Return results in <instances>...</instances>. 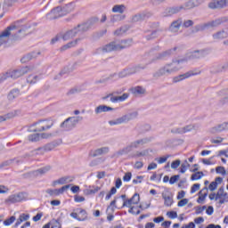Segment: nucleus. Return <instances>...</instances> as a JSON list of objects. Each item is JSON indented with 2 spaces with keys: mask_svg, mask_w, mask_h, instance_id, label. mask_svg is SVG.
<instances>
[{
  "mask_svg": "<svg viewBox=\"0 0 228 228\" xmlns=\"http://www.w3.org/2000/svg\"><path fill=\"white\" fill-rule=\"evenodd\" d=\"M77 35H78L77 28H76V27H75L73 29L68 30L64 34H62L61 38H62V40L67 42V40H70V39L74 38V37H76Z\"/></svg>",
  "mask_w": 228,
  "mask_h": 228,
  "instance_id": "nucleus-21",
  "label": "nucleus"
},
{
  "mask_svg": "<svg viewBox=\"0 0 228 228\" xmlns=\"http://www.w3.org/2000/svg\"><path fill=\"white\" fill-rule=\"evenodd\" d=\"M183 28H191L193 26V20H185L183 21Z\"/></svg>",
  "mask_w": 228,
  "mask_h": 228,
  "instance_id": "nucleus-58",
  "label": "nucleus"
},
{
  "mask_svg": "<svg viewBox=\"0 0 228 228\" xmlns=\"http://www.w3.org/2000/svg\"><path fill=\"white\" fill-rule=\"evenodd\" d=\"M171 133H173V134H184V130L183 127L173 128Z\"/></svg>",
  "mask_w": 228,
  "mask_h": 228,
  "instance_id": "nucleus-56",
  "label": "nucleus"
},
{
  "mask_svg": "<svg viewBox=\"0 0 228 228\" xmlns=\"http://www.w3.org/2000/svg\"><path fill=\"white\" fill-rule=\"evenodd\" d=\"M22 176L24 179H33V178L37 177L35 175V171L25 173L22 175Z\"/></svg>",
  "mask_w": 228,
  "mask_h": 228,
  "instance_id": "nucleus-55",
  "label": "nucleus"
},
{
  "mask_svg": "<svg viewBox=\"0 0 228 228\" xmlns=\"http://www.w3.org/2000/svg\"><path fill=\"white\" fill-rule=\"evenodd\" d=\"M69 188H70V184L68 185H64L62 186L61 189H48L46 191V193H48V195L53 196H58V195H61L62 193L65 192L66 190H69Z\"/></svg>",
  "mask_w": 228,
  "mask_h": 228,
  "instance_id": "nucleus-17",
  "label": "nucleus"
},
{
  "mask_svg": "<svg viewBox=\"0 0 228 228\" xmlns=\"http://www.w3.org/2000/svg\"><path fill=\"white\" fill-rule=\"evenodd\" d=\"M131 177H133V174H131V172L126 173L123 176V181L125 183H129V181H131Z\"/></svg>",
  "mask_w": 228,
  "mask_h": 228,
  "instance_id": "nucleus-61",
  "label": "nucleus"
},
{
  "mask_svg": "<svg viewBox=\"0 0 228 228\" xmlns=\"http://www.w3.org/2000/svg\"><path fill=\"white\" fill-rule=\"evenodd\" d=\"M216 174H222V175H225L226 174L225 167L220 166L216 168Z\"/></svg>",
  "mask_w": 228,
  "mask_h": 228,
  "instance_id": "nucleus-64",
  "label": "nucleus"
},
{
  "mask_svg": "<svg viewBox=\"0 0 228 228\" xmlns=\"http://www.w3.org/2000/svg\"><path fill=\"white\" fill-rule=\"evenodd\" d=\"M115 109L108 105H99L94 109L95 115H101V113H108V111H114Z\"/></svg>",
  "mask_w": 228,
  "mask_h": 228,
  "instance_id": "nucleus-24",
  "label": "nucleus"
},
{
  "mask_svg": "<svg viewBox=\"0 0 228 228\" xmlns=\"http://www.w3.org/2000/svg\"><path fill=\"white\" fill-rule=\"evenodd\" d=\"M53 126H54V120L52 118L39 119L33 123L28 131L29 133H44L45 131H49Z\"/></svg>",
  "mask_w": 228,
  "mask_h": 228,
  "instance_id": "nucleus-3",
  "label": "nucleus"
},
{
  "mask_svg": "<svg viewBox=\"0 0 228 228\" xmlns=\"http://www.w3.org/2000/svg\"><path fill=\"white\" fill-rule=\"evenodd\" d=\"M208 8L211 10L225 8V0H212L208 4Z\"/></svg>",
  "mask_w": 228,
  "mask_h": 228,
  "instance_id": "nucleus-18",
  "label": "nucleus"
},
{
  "mask_svg": "<svg viewBox=\"0 0 228 228\" xmlns=\"http://www.w3.org/2000/svg\"><path fill=\"white\" fill-rule=\"evenodd\" d=\"M197 74H200V72H194L193 70L187 71L184 74L178 75L173 78V83H179L181 81H184V79H188L191 77V76H197Z\"/></svg>",
  "mask_w": 228,
  "mask_h": 228,
  "instance_id": "nucleus-13",
  "label": "nucleus"
},
{
  "mask_svg": "<svg viewBox=\"0 0 228 228\" xmlns=\"http://www.w3.org/2000/svg\"><path fill=\"white\" fill-rule=\"evenodd\" d=\"M35 153L33 152V151H31L28 153H25L22 156L17 157L15 158L16 159V164L20 165V163H24V159H28L29 158H34Z\"/></svg>",
  "mask_w": 228,
  "mask_h": 228,
  "instance_id": "nucleus-31",
  "label": "nucleus"
},
{
  "mask_svg": "<svg viewBox=\"0 0 228 228\" xmlns=\"http://www.w3.org/2000/svg\"><path fill=\"white\" fill-rule=\"evenodd\" d=\"M96 22H99V18H92L85 23L78 24L77 27H75V28L77 30V34L81 35L92 29V26H94V24Z\"/></svg>",
  "mask_w": 228,
  "mask_h": 228,
  "instance_id": "nucleus-10",
  "label": "nucleus"
},
{
  "mask_svg": "<svg viewBox=\"0 0 228 228\" xmlns=\"http://www.w3.org/2000/svg\"><path fill=\"white\" fill-rule=\"evenodd\" d=\"M130 200H132V204H138L140 202V194L134 193Z\"/></svg>",
  "mask_w": 228,
  "mask_h": 228,
  "instance_id": "nucleus-57",
  "label": "nucleus"
},
{
  "mask_svg": "<svg viewBox=\"0 0 228 228\" xmlns=\"http://www.w3.org/2000/svg\"><path fill=\"white\" fill-rule=\"evenodd\" d=\"M15 28V25L9 26L6 28V29L0 33V46L3 45V44H6V42H8V37L10 35H12V31H13Z\"/></svg>",
  "mask_w": 228,
  "mask_h": 228,
  "instance_id": "nucleus-12",
  "label": "nucleus"
},
{
  "mask_svg": "<svg viewBox=\"0 0 228 228\" xmlns=\"http://www.w3.org/2000/svg\"><path fill=\"white\" fill-rule=\"evenodd\" d=\"M24 31V28H21L20 30H18V32L14 35H12V39L13 40H19L22 36H20V33H22Z\"/></svg>",
  "mask_w": 228,
  "mask_h": 228,
  "instance_id": "nucleus-63",
  "label": "nucleus"
},
{
  "mask_svg": "<svg viewBox=\"0 0 228 228\" xmlns=\"http://www.w3.org/2000/svg\"><path fill=\"white\" fill-rule=\"evenodd\" d=\"M225 70H228L227 62L224 64H219L213 66L210 69L211 74H218L220 72H225Z\"/></svg>",
  "mask_w": 228,
  "mask_h": 228,
  "instance_id": "nucleus-23",
  "label": "nucleus"
},
{
  "mask_svg": "<svg viewBox=\"0 0 228 228\" xmlns=\"http://www.w3.org/2000/svg\"><path fill=\"white\" fill-rule=\"evenodd\" d=\"M133 45V39H124L120 42L112 41L102 47H99L94 52V54H101V53H111L113 51H122V49H127Z\"/></svg>",
  "mask_w": 228,
  "mask_h": 228,
  "instance_id": "nucleus-2",
  "label": "nucleus"
},
{
  "mask_svg": "<svg viewBox=\"0 0 228 228\" xmlns=\"http://www.w3.org/2000/svg\"><path fill=\"white\" fill-rule=\"evenodd\" d=\"M179 177H181V175H175L171 176L169 179V183L175 184V183H177V181H179Z\"/></svg>",
  "mask_w": 228,
  "mask_h": 228,
  "instance_id": "nucleus-59",
  "label": "nucleus"
},
{
  "mask_svg": "<svg viewBox=\"0 0 228 228\" xmlns=\"http://www.w3.org/2000/svg\"><path fill=\"white\" fill-rule=\"evenodd\" d=\"M204 173L202 171L196 172L191 175V181H199V179H202Z\"/></svg>",
  "mask_w": 228,
  "mask_h": 228,
  "instance_id": "nucleus-46",
  "label": "nucleus"
},
{
  "mask_svg": "<svg viewBox=\"0 0 228 228\" xmlns=\"http://www.w3.org/2000/svg\"><path fill=\"white\" fill-rule=\"evenodd\" d=\"M160 31H163L162 29L156 28L155 30H152L150 34L146 35L144 38L146 40H154L155 38H158L159 37Z\"/></svg>",
  "mask_w": 228,
  "mask_h": 228,
  "instance_id": "nucleus-32",
  "label": "nucleus"
},
{
  "mask_svg": "<svg viewBox=\"0 0 228 228\" xmlns=\"http://www.w3.org/2000/svg\"><path fill=\"white\" fill-rule=\"evenodd\" d=\"M129 94L125 93L121 96H111L110 97V102H118V101L123 102L126 101V99H128Z\"/></svg>",
  "mask_w": 228,
  "mask_h": 228,
  "instance_id": "nucleus-35",
  "label": "nucleus"
},
{
  "mask_svg": "<svg viewBox=\"0 0 228 228\" xmlns=\"http://www.w3.org/2000/svg\"><path fill=\"white\" fill-rule=\"evenodd\" d=\"M146 19H149V12H139L132 16L131 22H142V20Z\"/></svg>",
  "mask_w": 228,
  "mask_h": 228,
  "instance_id": "nucleus-25",
  "label": "nucleus"
},
{
  "mask_svg": "<svg viewBox=\"0 0 228 228\" xmlns=\"http://www.w3.org/2000/svg\"><path fill=\"white\" fill-rule=\"evenodd\" d=\"M77 213L80 215V218H78V222H85L86 218H88V214L86 213V210L83 208H77L76 209Z\"/></svg>",
  "mask_w": 228,
  "mask_h": 228,
  "instance_id": "nucleus-39",
  "label": "nucleus"
},
{
  "mask_svg": "<svg viewBox=\"0 0 228 228\" xmlns=\"http://www.w3.org/2000/svg\"><path fill=\"white\" fill-rule=\"evenodd\" d=\"M227 129H228V122H224L210 128L209 132L212 134H216V133H222V131H227Z\"/></svg>",
  "mask_w": 228,
  "mask_h": 228,
  "instance_id": "nucleus-20",
  "label": "nucleus"
},
{
  "mask_svg": "<svg viewBox=\"0 0 228 228\" xmlns=\"http://www.w3.org/2000/svg\"><path fill=\"white\" fill-rule=\"evenodd\" d=\"M28 72H29V67L28 66L18 69L7 71L0 77V84L4 83V81H6V79H9V77H11L12 79H18V77L25 76V74H28Z\"/></svg>",
  "mask_w": 228,
  "mask_h": 228,
  "instance_id": "nucleus-5",
  "label": "nucleus"
},
{
  "mask_svg": "<svg viewBox=\"0 0 228 228\" xmlns=\"http://www.w3.org/2000/svg\"><path fill=\"white\" fill-rule=\"evenodd\" d=\"M177 53H179V47L175 46L174 48L158 53L156 57L150 61L148 63H146V65H151V63H154L156 60H167V58H170V56H174L175 54H177Z\"/></svg>",
  "mask_w": 228,
  "mask_h": 228,
  "instance_id": "nucleus-8",
  "label": "nucleus"
},
{
  "mask_svg": "<svg viewBox=\"0 0 228 228\" xmlns=\"http://www.w3.org/2000/svg\"><path fill=\"white\" fill-rule=\"evenodd\" d=\"M63 16H65L63 9L61 6H57L46 14V19H48V20H54V19H60V17Z\"/></svg>",
  "mask_w": 228,
  "mask_h": 228,
  "instance_id": "nucleus-11",
  "label": "nucleus"
},
{
  "mask_svg": "<svg viewBox=\"0 0 228 228\" xmlns=\"http://www.w3.org/2000/svg\"><path fill=\"white\" fill-rule=\"evenodd\" d=\"M199 1L198 0H189L186 2L183 7V10H191V8H195L196 6H199Z\"/></svg>",
  "mask_w": 228,
  "mask_h": 228,
  "instance_id": "nucleus-33",
  "label": "nucleus"
},
{
  "mask_svg": "<svg viewBox=\"0 0 228 228\" xmlns=\"http://www.w3.org/2000/svg\"><path fill=\"white\" fill-rule=\"evenodd\" d=\"M214 40H224L228 38V34L225 29L219 30L212 35Z\"/></svg>",
  "mask_w": 228,
  "mask_h": 228,
  "instance_id": "nucleus-29",
  "label": "nucleus"
},
{
  "mask_svg": "<svg viewBox=\"0 0 228 228\" xmlns=\"http://www.w3.org/2000/svg\"><path fill=\"white\" fill-rule=\"evenodd\" d=\"M33 152H34V156H44V153L47 152V151L45 150V146H43L36 150H33Z\"/></svg>",
  "mask_w": 228,
  "mask_h": 228,
  "instance_id": "nucleus-44",
  "label": "nucleus"
},
{
  "mask_svg": "<svg viewBox=\"0 0 228 228\" xmlns=\"http://www.w3.org/2000/svg\"><path fill=\"white\" fill-rule=\"evenodd\" d=\"M147 69V64H138L135 66H132L130 68H126L120 71L118 74V77H127V76H132V74H136L137 72H140L141 70H145Z\"/></svg>",
  "mask_w": 228,
  "mask_h": 228,
  "instance_id": "nucleus-7",
  "label": "nucleus"
},
{
  "mask_svg": "<svg viewBox=\"0 0 228 228\" xmlns=\"http://www.w3.org/2000/svg\"><path fill=\"white\" fill-rule=\"evenodd\" d=\"M15 220H16L15 216H12L10 218L4 221V225L5 226L12 225V224H13Z\"/></svg>",
  "mask_w": 228,
  "mask_h": 228,
  "instance_id": "nucleus-53",
  "label": "nucleus"
},
{
  "mask_svg": "<svg viewBox=\"0 0 228 228\" xmlns=\"http://www.w3.org/2000/svg\"><path fill=\"white\" fill-rule=\"evenodd\" d=\"M152 142V137H144L142 139H138L132 142V145L134 149H138L142 145H147V143H151Z\"/></svg>",
  "mask_w": 228,
  "mask_h": 228,
  "instance_id": "nucleus-16",
  "label": "nucleus"
},
{
  "mask_svg": "<svg viewBox=\"0 0 228 228\" xmlns=\"http://www.w3.org/2000/svg\"><path fill=\"white\" fill-rule=\"evenodd\" d=\"M108 152H110V147L105 146L96 150H92L89 152V156L91 158H97V156H102V154H108Z\"/></svg>",
  "mask_w": 228,
  "mask_h": 228,
  "instance_id": "nucleus-15",
  "label": "nucleus"
},
{
  "mask_svg": "<svg viewBox=\"0 0 228 228\" xmlns=\"http://www.w3.org/2000/svg\"><path fill=\"white\" fill-rule=\"evenodd\" d=\"M172 15H174V12L171 7L166 8L165 11L162 12L163 17H172Z\"/></svg>",
  "mask_w": 228,
  "mask_h": 228,
  "instance_id": "nucleus-49",
  "label": "nucleus"
},
{
  "mask_svg": "<svg viewBox=\"0 0 228 228\" xmlns=\"http://www.w3.org/2000/svg\"><path fill=\"white\" fill-rule=\"evenodd\" d=\"M129 91L134 95H145V94H147V89H145V87H143L142 86H134V87H131L129 89Z\"/></svg>",
  "mask_w": 228,
  "mask_h": 228,
  "instance_id": "nucleus-26",
  "label": "nucleus"
},
{
  "mask_svg": "<svg viewBox=\"0 0 228 228\" xmlns=\"http://www.w3.org/2000/svg\"><path fill=\"white\" fill-rule=\"evenodd\" d=\"M20 95V90L19 89H12L11 92L8 94V100L9 101H13L14 99H17Z\"/></svg>",
  "mask_w": 228,
  "mask_h": 228,
  "instance_id": "nucleus-37",
  "label": "nucleus"
},
{
  "mask_svg": "<svg viewBox=\"0 0 228 228\" xmlns=\"http://www.w3.org/2000/svg\"><path fill=\"white\" fill-rule=\"evenodd\" d=\"M29 142H40V134H32L28 135Z\"/></svg>",
  "mask_w": 228,
  "mask_h": 228,
  "instance_id": "nucleus-48",
  "label": "nucleus"
},
{
  "mask_svg": "<svg viewBox=\"0 0 228 228\" xmlns=\"http://www.w3.org/2000/svg\"><path fill=\"white\" fill-rule=\"evenodd\" d=\"M24 200V193L19 192L17 194H12L9 196L6 202H11V204H16V202H22Z\"/></svg>",
  "mask_w": 228,
  "mask_h": 228,
  "instance_id": "nucleus-19",
  "label": "nucleus"
},
{
  "mask_svg": "<svg viewBox=\"0 0 228 228\" xmlns=\"http://www.w3.org/2000/svg\"><path fill=\"white\" fill-rule=\"evenodd\" d=\"M79 42H81V38H77L75 39L74 41H70L69 42L68 44L62 45L61 48H60V52L61 53H63V51H67V49H70L71 47H76V45L77 44H79Z\"/></svg>",
  "mask_w": 228,
  "mask_h": 228,
  "instance_id": "nucleus-28",
  "label": "nucleus"
},
{
  "mask_svg": "<svg viewBox=\"0 0 228 228\" xmlns=\"http://www.w3.org/2000/svg\"><path fill=\"white\" fill-rule=\"evenodd\" d=\"M171 10L173 12V15H175L176 13H179L182 10H184V7L183 5H176L172 6Z\"/></svg>",
  "mask_w": 228,
  "mask_h": 228,
  "instance_id": "nucleus-50",
  "label": "nucleus"
},
{
  "mask_svg": "<svg viewBox=\"0 0 228 228\" xmlns=\"http://www.w3.org/2000/svg\"><path fill=\"white\" fill-rule=\"evenodd\" d=\"M181 26H183V18H178L171 22L168 31L171 33H178L179 29H181Z\"/></svg>",
  "mask_w": 228,
  "mask_h": 228,
  "instance_id": "nucleus-14",
  "label": "nucleus"
},
{
  "mask_svg": "<svg viewBox=\"0 0 228 228\" xmlns=\"http://www.w3.org/2000/svg\"><path fill=\"white\" fill-rule=\"evenodd\" d=\"M196 127H197L196 125H187V126H183V134L185 133H190V131H193V130L197 129Z\"/></svg>",
  "mask_w": 228,
  "mask_h": 228,
  "instance_id": "nucleus-51",
  "label": "nucleus"
},
{
  "mask_svg": "<svg viewBox=\"0 0 228 228\" xmlns=\"http://www.w3.org/2000/svg\"><path fill=\"white\" fill-rule=\"evenodd\" d=\"M40 54H41L40 52H37V53L32 52V53H27L20 59V62L28 63V61H31V60H33V58H37Z\"/></svg>",
  "mask_w": 228,
  "mask_h": 228,
  "instance_id": "nucleus-27",
  "label": "nucleus"
},
{
  "mask_svg": "<svg viewBox=\"0 0 228 228\" xmlns=\"http://www.w3.org/2000/svg\"><path fill=\"white\" fill-rule=\"evenodd\" d=\"M49 170H51V166H46L45 167H41L39 169L34 170V174H35L36 177H38V175H44L47 174V172H49Z\"/></svg>",
  "mask_w": 228,
  "mask_h": 228,
  "instance_id": "nucleus-34",
  "label": "nucleus"
},
{
  "mask_svg": "<svg viewBox=\"0 0 228 228\" xmlns=\"http://www.w3.org/2000/svg\"><path fill=\"white\" fill-rule=\"evenodd\" d=\"M14 161L16 162V159L5 160L0 164V168H4V167H10V165H13Z\"/></svg>",
  "mask_w": 228,
  "mask_h": 228,
  "instance_id": "nucleus-47",
  "label": "nucleus"
},
{
  "mask_svg": "<svg viewBox=\"0 0 228 228\" xmlns=\"http://www.w3.org/2000/svg\"><path fill=\"white\" fill-rule=\"evenodd\" d=\"M162 199L164 200V206H167V208H170V206L174 204V200L172 199V196L162 193Z\"/></svg>",
  "mask_w": 228,
  "mask_h": 228,
  "instance_id": "nucleus-38",
  "label": "nucleus"
},
{
  "mask_svg": "<svg viewBox=\"0 0 228 228\" xmlns=\"http://www.w3.org/2000/svg\"><path fill=\"white\" fill-rule=\"evenodd\" d=\"M60 145V141H53L45 145V149L46 152H50V151H53V149H56Z\"/></svg>",
  "mask_w": 228,
  "mask_h": 228,
  "instance_id": "nucleus-36",
  "label": "nucleus"
},
{
  "mask_svg": "<svg viewBox=\"0 0 228 228\" xmlns=\"http://www.w3.org/2000/svg\"><path fill=\"white\" fill-rule=\"evenodd\" d=\"M56 183H58V184H67V183H72V180H69V176H66L56 180Z\"/></svg>",
  "mask_w": 228,
  "mask_h": 228,
  "instance_id": "nucleus-52",
  "label": "nucleus"
},
{
  "mask_svg": "<svg viewBox=\"0 0 228 228\" xmlns=\"http://www.w3.org/2000/svg\"><path fill=\"white\" fill-rule=\"evenodd\" d=\"M81 120H83V117L81 116L69 117L61 124V127L63 131H72Z\"/></svg>",
  "mask_w": 228,
  "mask_h": 228,
  "instance_id": "nucleus-6",
  "label": "nucleus"
},
{
  "mask_svg": "<svg viewBox=\"0 0 228 228\" xmlns=\"http://www.w3.org/2000/svg\"><path fill=\"white\" fill-rule=\"evenodd\" d=\"M149 152H152V150L145 149L142 151H136L135 152L130 155V158H134L135 159H137L138 158H145L149 156Z\"/></svg>",
  "mask_w": 228,
  "mask_h": 228,
  "instance_id": "nucleus-22",
  "label": "nucleus"
},
{
  "mask_svg": "<svg viewBox=\"0 0 228 228\" xmlns=\"http://www.w3.org/2000/svg\"><path fill=\"white\" fill-rule=\"evenodd\" d=\"M133 149H134V146H133V142H131L127 146H126L123 149L118 151L116 152V156L119 157V156H124V154H129V152H131L133 151Z\"/></svg>",
  "mask_w": 228,
  "mask_h": 228,
  "instance_id": "nucleus-30",
  "label": "nucleus"
},
{
  "mask_svg": "<svg viewBox=\"0 0 228 228\" xmlns=\"http://www.w3.org/2000/svg\"><path fill=\"white\" fill-rule=\"evenodd\" d=\"M224 22H228L227 17H223L216 19L212 21H208L207 23H201L194 26V28L191 30V35H195V33H199V31H206V29H212V28H218Z\"/></svg>",
  "mask_w": 228,
  "mask_h": 228,
  "instance_id": "nucleus-4",
  "label": "nucleus"
},
{
  "mask_svg": "<svg viewBox=\"0 0 228 228\" xmlns=\"http://www.w3.org/2000/svg\"><path fill=\"white\" fill-rule=\"evenodd\" d=\"M15 117V113L9 112L4 116H0V123L1 122H6V120H10V118H13Z\"/></svg>",
  "mask_w": 228,
  "mask_h": 228,
  "instance_id": "nucleus-45",
  "label": "nucleus"
},
{
  "mask_svg": "<svg viewBox=\"0 0 228 228\" xmlns=\"http://www.w3.org/2000/svg\"><path fill=\"white\" fill-rule=\"evenodd\" d=\"M74 8H76V4L74 3H69L62 8V12L64 15H67V13L73 12Z\"/></svg>",
  "mask_w": 228,
  "mask_h": 228,
  "instance_id": "nucleus-40",
  "label": "nucleus"
},
{
  "mask_svg": "<svg viewBox=\"0 0 228 228\" xmlns=\"http://www.w3.org/2000/svg\"><path fill=\"white\" fill-rule=\"evenodd\" d=\"M116 193H117V188L112 187L109 191V193L106 195L105 200H110V199H111V196L115 195Z\"/></svg>",
  "mask_w": 228,
  "mask_h": 228,
  "instance_id": "nucleus-54",
  "label": "nucleus"
},
{
  "mask_svg": "<svg viewBox=\"0 0 228 228\" xmlns=\"http://www.w3.org/2000/svg\"><path fill=\"white\" fill-rule=\"evenodd\" d=\"M181 165V160L180 159H176L175 161H173L171 163V168H173L174 170H175L176 168H179V166Z\"/></svg>",
  "mask_w": 228,
  "mask_h": 228,
  "instance_id": "nucleus-60",
  "label": "nucleus"
},
{
  "mask_svg": "<svg viewBox=\"0 0 228 228\" xmlns=\"http://www.w3.org/2000/svg\"><path fill=\"white\" fill-rule=\"evenodd\" d=\"M77 65V62H75L72 66V68H69V67H65L63 69H61L60 71L61 76H65V74H69L70 72H72V70H74V69H76V66Z\"/></svg>",
  "mask_w": 228,
  "mask_h": 228,
  "instance_id": "nucleus-43",
  "label": "nucleus"
},
{
  "mask_svg": "<svg viewBox=\"0 0 228 228\" xmlns=\"http://www.w3.org/2000/svg\"><path fill=\"white\" fill-rule=\"evenodd\" d=\"M113 13H124L126 12V5L124 4H116L112 8Z\"/></svg>",
  "mask_w": 228,
  "mask_h": 228,
  "instance_id": "nucleus-41",
  "label": "nucleus"
},
{
  "mask_svg": "<svg viewBox=\"0 0 228 228\" xmlns=\"http://www.w3.org/2000/svg\"><path fill=\"white\" fill-rule=\"evenodd\" d=\"M136 117H138V112L134 111L126 115H124L121 118H118L117 119L110 120L109 124L110 126H118L120 124H126L129 122V120H134V118H136Z\"/></svg>",
  "mask_w": 228,
  "mask_h": 228,
  "instance_id": "nucleus-9",
  "label": "nucleus"
},
{
  "mask_svg": "<svg viewBox=\"0 0 228 228\" xmlns=\"http://www.w3.org/2000/svg\"><path fill=\"white\" fill-rule=\"evenodd\" d=\"M209 54V51L206 49L195 50L191 52L186 58L183 59H173L171 62L165 64L159 70L153 73V77L158 79V77H161L162 76H170L171 74H175V72H179L182 69L180 66L181 63H184V61H188V60H200V58H206Z\"/></svg>",
  "mask_w": 228,
  "mask_h": 228,
  "instance_id": "nucleus-1",
  "label": "nucleus"
},
{
  "mask_svg": "<svg viewBox=\"0 0 228 228\" xmlns=\"http://www.w3.org/2000/svg\"><path fill=\"white\" fill-rule=\"evenodd\" d=\"M200 190V183H194L191 188V193H195V191H199Z\"/></svg>",
  "mask_w": 228,
  "mask_h": 228,
  "instance_id": "nucleus-62",
  "label": "nucleus"
},
{
  "mask_svg": "<svg viewBox=\"0 0 228 228\" xmlns=\"http://www.w3.org/2000/svg\"><path fill=\"white\" fill-rule=\"evenodd\" d=\"M40 81V77L37 75H29L27 77V82L29 83V85H35V83Z\"/></svg>",
  "mask_w": 228,
  "mask_h": 228,
  "instance_id": "nucleus-42",
  "label": "nucleus"
}]
</instances>
